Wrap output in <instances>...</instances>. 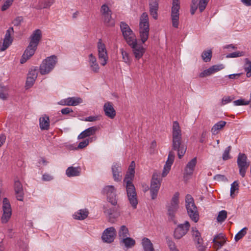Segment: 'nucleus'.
I'll list each match as a JSON object with an SVG mask.
<instances>
[{"instance_id": "nucleus-1", "label": "nucleus", "mask_w": 251, "mask_h": 251, "mask_svg": "<svg viewBox=\"0 0 251 251\" xmlns=\"http://www.w3.org/2000/svg\"><path fill=\"white\" fill-rule=\"evenodd\" d=\"M134 167L135 163L134 161H132L128 168V171L124 181L126 183V189L128 200L133 208L135 209L137 208L138 200L135 187L132 183V180L135 173Z\"/></svg>"}, {"instance_id": "nucleus-2", "label": "nucleus", "mask_w": 251, "mask_h": 251, "mask_svg": "<svg viewBox=\"0 0 251 251\" xmlns=\"http://www.w3.org/2000/svg\"><path fill=\"white\" fill-rule=\"evenodd\" d=\"M172 150L177 152L179 158H181L187 150V146L182 141V132L179 123L174 121L172 126Z\"/></svg>"}, {"instance_id": "nucleus-3", "label": "nucleus", "mask_w": 251, "mask_h": 251, "mask_svg": "<svg viewBox=\"0 0 251 251\" xmlns=\"http://www.w3.org/2000/svg\"><path fill=\"white\" fill-rule=\"evenodd\" d=\"M139 34L142 44L148 39L150 31V25L148 15L146 12L142 13L140 17Z\"/></svg>"}, {"instance_id": "nucleus-4", "label": "nucleus", "mask_w": 251, "mask_h": 251, "mask_svg": "<svg viewBox=\"0 0 251 251\" xmlns=\"http://www.w3.org/2000/svg\"><path fill=\"white\" fill-rule=\"evenodd\" d=\"M185 206L190 219L197 223L199 220V214L194 199L189 194H187L185 197Z\"/></svg>"}, {"instance_id": "nucleus-5", "label": "nucleus", "mask_w": 251, "mask_h": 251, "mask_svg": "<svg viewBox=\"0 0 251 251\" xmlns=\"http://www.w3.org/2000/svg\"><path fill=\"white\" fill-rule=\"evenodd\" d=\"M57 62V58L54 55H51L43 60L40 66V73L44 75L50 73L55 67Z\"/></svg>"}, {"instance_id": "nucleus-6", "label": "nucleus", "mask_w": 251, "mask_h": 251, "mask_svg": "<svg viewBox=\"0 0 251 251\" xmlns=\"http://www.w3.org/2000/svg\"><path fill=\"white\" fill-rule=\"evenodd\" d=\"M100 12L104 25L108 27H114L115 25V20L112 18V11L108 6L104 4L101 5Z\"/></svg>"}, {"instance_id": "nucleus-7", "label": "nucleus", "mask_w": 251, "mask_h": 251, "mask_svg": "<svg viewBox=\"0 0 251 251\" xmlns=\"http://www.w3.org/2000/svg\"><path fill=\"white\" fill-rule=\"evenodd\" d=\"M179 193L176 192L167 205L168 215L172 221L174 220L176 213L179 207Z\"/></svg>"}, {"instance_id": "nucleus-8", "label": "nucleus", "mask_w": 251, "mask_h": 251, "mask_svg": "<svg viewBox=\"0 0 251 251\" xmlns=\"http://www.w3.org/2000/svg\"><path fill=\"white\" fill-rule=\"evenodd\" d=\"M120 29L123 36L128 45L137 40L135 34L125 22H121Z\"/></svg>"}, {"instance_id": "nucleus-9", "label": "nucleus", "mask_w": 251, "mask_h": 251, "mask_svg": "<svg viewBox=\"0 0 251 251\" xmlns=\"http://www.w3.org/2000/svg\"><path fill=\"white\" fill-rule=\"evenodd\" d=\"M247 155L243 153H239L237 159V164L239 168L240 175L244 177L247 170L250 165V162L247 161Z\"/></svg>"}, {"instance_id": "nucleus-10", "label": "nucleus", "mask_w": 251, "mask_h": 251, "mask_svg": "<svg viewBox=\"0 0 251 251\" xmlns=\"http://www.w3.org/2000/svg\"><path fill=\"white\" fill-rule=\"evenodd\" d=\"M156 173H153L150 186V192L151 199L154 200L157 196L158 192L160 188L162 179Z\"/></svg>"}, {"instance_id": "nucleus-11", "label": "nucleus", "mask_w": 251, "mask_h": 251, "mask_svg": "<svg viewBox=\"0 0 251 251\" xmlns=\"http://www.w3.org/2000/svg\"><path fill=\"white\" fill-rule=\"evenodd\" d=\"M180 9L179 0H173L171 9V19L172 25L177 28L179 25V10Z\"/></svg>"}, {"instance_id": "nucleus-12", "label": "nucleus", "mask_w": 251, "mask_h": 251, "mask_svg": "<svg viewBox=\"0 0 251 251\" xmlns=\"http://www.w3.org/2000/svg\"><path fill=\"white\" fill-rule=\"evenodd\" d=\"M97 48L98 51V58L100 64L102 66H105L108 59L107 51L105 45L102 42L101 39H100L97 44Z\"/></svg>"}, {"instance_id": "nucleus-13", "label": "nucleus", "mask_w": 251, "mask_h": 251, "mask_svg": "<svg viewBox=\"0 0 251 251\" xmlns=\"http://www.w3.org/2000/svg\"><path fill=\"white\" fill-rule=\"evenodd\" d=\"M103 193L107 196V199L112 205L115 206L117 204L116 189L113 185H107L103 189Z\"/></svg>"}, {"instance_id": "nucleus-14", "label": "nucleus", "mask_w": 251, "mask_h": 251, "mask_svg": "<svg viewBox=\"0 0 251 251\" xmlns=\"http://www.w3.org/2000/svg\"><path fill=\"white\" fill-rule=\"evenodd\" d=\"M132 49V52L135 60H139L141 59L145 53L146 49L143 46L138 44L137 40L128 44Z\"/></svg>"}, {"instance_id": "nucleus-15", "label": "nucleus", "mask_w": 251, "mask_h": 251, "mask_svg": "<svg viewBox=\"0 0 251 251\" xmlns=\"http://www.w3.org/2000/svg\"><path fill=\"white\" fill-rule=\"evenodd\" d=\"M3 214L1 218V222L5 224L8 222L11 216L12 211L11 205L8 200L5 198L3 200Z\"/></svg>"}, {"instance_id": "nucleus-16", "label": "nucleus", "mask_w": 251, "mask_h": 251, "mask_svg": "<svg viewBox=\"0 0 251 251\" xmlns=\"http://www.w3.org/2000/svg\"><path fill=\"white\" fill-rule=\"evenodd\" d=\"M103 210L104 213L111 222H114L120 216V212L116 207L110 208L107 205H104Z\"/></svg>"}, {"instance_id": "nucleus-17", "label": "nucleus", "mask_w": 251, "mask_h": 251, "mask_svg": "<svg viewBox=\"0 0 251 251\" xmlns=\"http://www.w3.org/2000/svg\"><path fill=\"white\" fill-rule=\"evenodd\" d=\"M192 236L195 243L196 248L199 251H205L206 246L204 245L203 240L201 237L200 232L196 228L192 229Z\"/></svg>"}, {"instance_id": "nucleus-18", "label": "nucleus", "mask_w": 251, "mask_h": 251, "mask_svg": "<svg viewBox=\"0 0 251 251\" xmlns=\"http://www.w3.org/2000/svg\"><path fill=\"white\" fill-rule=\"evenodd\" d=\"M116 236V230L114 227L111 226L104 230L101 238L104 242L111 243L114 241Z\"/></svg>"}, {"instance_id": "nucleus-19", "label": "nucleus", "mask_w": 251, "mask_h": 251, "mask_svg": "<svg viewBox=\"0 0 251 251\" xmlns=\"http://www.w3.org/2000/svg\"><path fill=\"white\" fill-rule=\"evenodd\" d=\"M190 224L186 221L184 224H180L176 228L174 231V237L177 239H179L184 236L189 230Z\"/></svg>"}, {"instance_id": "nucleus-20", "label": "nucleus", "mask_w": 251, "mask_h": 251, "mask_svg": "<svg viewBox=\"0 0 251 251\" xmlns=\"http://www.w3.org/2000/svg\"><path fill=\"white\" fill-rule=\"evenodd\" d=\"M209 0H192L191 6V13L193 15L196 10L199 8L202 12L206 8Z\"/></svg>"}, {"instance_id": "nucleus-21", "label": "nucleus", "mask_w": 251, "mask_h": 251, "mask_svg": "<svg viewBox=\"0 0 251 251\" xmlns=\"http://www.w3.org/2000/svg\"><path fill=\"white\" fill-rule=\"evenodd\" d=\"M209 0H192L191 6V13L193 15L196 10L199 8L202 12L206 8Z\"/></svg>"}, {"instance_id": "nucleus-22", "label": "nucleus", "mask_w": 251, "mask_h": 251, "mask_svg": "<svg viewBox=\"0 0 251 251\" xmlns=\"http://www.w3.org/2000/svg\"><path fill=\"white\" fill-rule=\"evenodd\" d=\"M42 37V31L39 29H37L33 31L30 36L29 45L37 47L39 42Z\"/></svg>"}, {"instance_id": "nucleus-23", "label": "nucleus", "mask_w": 251, "mask_h": 251, "mask_svg": "<svg viewBox=\"0 0 251 251\" xmlns=\"http://www.w3.org/2000/svg\"><path fill=\"white\" fill-rule=\"evenodd\" d=\"M82 100L80 98L70 97L60 100L58 104L62 105L76 106L81 103Z\"/></svg>"}, {"instance_id": "nucleus-24", "label": "nucleus", "mask_w": 251, "mask_h": 251, "mask_svg": "<svg viewBox=\"0 0 251 251\" xmlns=\"http://www.w3.org/2000/svg\"><path fill=\"white\" fill-rule=\"evenodd\" d=\"M36 49L37 47H35L33 46H30V45L29 44L22 56L20 63L21 64L25 63L34 54Z\"/></svg>"}, {"instance_id": "nucleus-25", "label": "nucleus", "mask_w": 251, "mask_h": 251, "mask_svg": "<svg viewBox=\"0 0 251 251\" xmlns=\"http://www.w3.org/2000/svg\"><path fill=\"white\" fill-rule=\"evenodd\" d=\"M174 153L172 151H170L168 155V159L164 166L163 172L162 173V177L166 176L169 173L171 169V166L174 162Z\"/></svg>"}, {"instance_id": "nucleus-26", "label": "nucleus", "mask_w": 251, "mask_h": 251, "mask_svg": "<svg viewBox=\"0 0 251 251\" xmlns=\"http://www.w3.org/2000/svg\"><path fill=\"white\" fill-rule=\"evenodd\" d=\"M111 169L114 180L116 182L120 181L122 178V168L120 165L117 163H114Z\"/></svg>"}, {"instance_id": "nucleus-27", "label": "nucleus", "mask_w": 251, "mask_h": 251, "mask_svg": "<svg viewBox=\"0 0 251 251\" xmlns=\"http://www.w3.org/2000/svg\"><path fill=\"white\" fill-rule=\"evenodd\" d=\"M37 77V70L35 69H31L28 73L25 83V87L27 89L30 88L33 86Z\"/></svg>"}, {"instance_id": "nucleus-28", "label": "nucleus", "mask_w": 251, "mask_h": 251, "mask_svg": "<svg viewBox=\"0 0 251 251\" xmlns=\"http://www.w3.org/2000/svg\"><path fill=\"white\" fill-rule=\"evenodd\" d=\"M103 111L105 115L110 119H113L116 116V111L111 102L108 101L104 103Z\"/></svg>"}, {"instance_id": "nucleus-29", "label": "nucleus", "mask_w": 251, "mask_h": 251, "mask_svg": "<svg viewBox=\"0 0 251 251\" xmlns=\"http://www.w3.org/2000/svg\"><path fill=\"white\" fill-rule=\"evenodd\" d=\"M14 188L17 200L23 201L24 194L23 192V185L19 180L15 181Z\"/></svg>"}, {"instance_id": "nucleus-30", "label": "nucleus", "mask_w": 251, "mask_h": 251, "mask_svg": "<svg viewBox=\"0 0 251 251\" xmlns=\"http://www.w3.org/2000/svg\"><path fill=\"white\" fill-rule=\"evenodd\" d=\"M88 62L90 69L92 72L95 73L99 72V65L97 62L96 57L92 53L90 54L88 56Z\"/></svg>"}, {"instance_id": "nucleus-31", "label": "nucleus", "mask_w": 251, "mask_h": 251, "mask_svg": "<svg viewBox=\"0 0 251 251\" xmlns=\"http://www.w3.org/2000/svg\"><path fill=\"white\" fill-rule=\"evenodd\" d=\"M149 8L151 15L154 19H157L158 17L157 11L158 9V0H149Z\"/></svg>"}, {"instance_id": "nucleus-32", "label": "nucleus", "mask_w": 251, "mask_h": 251, "mask_svg": "<svg viewBox=\"0 0 251 251\" xmlns=\"http://www.w3.org/2000/svg\"><path fill=\"white\" fill-rule=\"evenodd\" d=\"M55 2V0H39L37 5H32V7L38 10L49 8Z\"/></svg>"}, {"instance_id": "nucleus-33", "label": "nucleus", "mask_w": 251, "mask_h": 251, "mask_svg": "<svg viewBox=\"0 0 251 251\" xmlns=\"http://www.w3.org/2000/svg\"><path fill=\"white\" fill-rule=\"evenodd\" d=\"M120 244L124 246V249H128L132 248L135 245V241L132 238L125 237L119 240Z\"/></svg>"}, {"instance_id": "nucleus-34", "label": "nucleus", "mask_w": 251, "mask_h": 251, "mask_svg": "<svg viewBox=\"0 0 251 251\" xmlns=\"http://www.w3.org/2000/svg\"><path fill=\"white\" fill-rule=\"evenodd\" d=\"M40 128L42 130H47L50 128V118L44 115L39 118Z\"/></svg>"}, {"instance_id": "nucleus-35", "label": "nucleus", "mask_w": 251, "mask_h": 251, "mask_svg": "<svg viewBox=\"0 0 251 251\" xmlns=\"http://www.w3.org/2000/svg\"><path fill=\"white\" fill-rule=\"evenodd\" d=\"M81 172L80 167H69L66 171V175L69 177L79 176Z\"/></svg>"}, {"instance_id": "nucleus-36", "label": "nucleus", "mask_w": 251, "mask_h": 251, "mask_svg": "<svg viewBox=\"0 0 251 251\" xmlns=\"http://www.w3.org/2000/svg\"><path fill=\"white\" fill-rule=\"evenodd\" d=\"M197 163V158L195 157L191 160L187 164L185 169V175L190 176L192 175L194 168Z\"/></svg>"}, {"instance_id": "nucleus-37", "label": "nucleus", "mask_w": 251, "mask_h": 251, "mask_svg": "<svg viewBox=\"0 0 251 251\" xmlns=\"http://www.w3.org/2000/svg\"><path fill=\"white\" fill-rule=\"evenodd\" d=\"M120 51L122 54L123 61L127 65L130 66L132 61V58L130 53L123 48L120 49Z\"/></svg>"}, {"instance_id": "nucleus-38", "label": "nucleus", "mask_w": 251, "mask_h": 251, "mask_svg": "<svg viewBox=\"0 0 251 251\" xmlns=\"http://www.w3.org/2000/svg\"><path fill=\"white\" fill-rule=\"evenodd\" d=\"M97 129L98 128L96 126H92L87 128L86 129L82 131L78 136V139H83L86 137L94 135L96 131H97Z\"/></svg>"}, {"instance_id": "nucleus-39", "label": "nucleus", "mask_w": 251, "mask_h": 251, "mask_svg": "<svg viewBox=\"0 0 251 251\" xmlns=\"http://www.w3.org/2000/svg\"><path fill=\"white\" fill-rule=\"evenodd\" d=\"M141 244L144 251H155L153 245L149 238H143L142 240Z\"/></svg>"}, {"instance_id": "nucleus-40", "label": "nucleus", "mask_w": 251, "mask_h": 251, "mask_svg": "<svg viewBox=\"0 0 251 251\" xmlns=\"http://www.w3.org/2000/svg\"><path fill=\"white\" fill-rule=\"evenodd\" d=\"M89 214V211L87 209H82L75 212L73 215L75 219L78 220H83L86 219Z\"/></svg>"}, {"instance_id": "nucleus-41", "label": "nucleus", "mask_w": 251, "mask_h": 251, "mask_svg": "<svg viewBox=\"0 0 251 251\" xmlns=\"http://www.w3.org/2000/svg\"><path fill=\"white\" fill-rule=\"evenodd\" d=\"M226 124V122L220 121L214 124L211 128L212 134L213 135L217 134L219 131L225 126Z\"/></svg>"}, {"instance_id": "nucleus-42", "label": "nucleus", "mask_w": 251, "mask_h": 251, "mask_svg": "<svg viewBox=\"0 0 251 251\" xmlns=\"http://www.w3.org/2000/svg\"><path fill=\"white\" fill-rule=\"evenodd\" d=\"M119 240L129 236L128 228L125 225L121 226L118 232Z\"/></svg>"}, {"instance_id": "nucleus-43", "label": "nucleus", "mask_w": 251, "mask_h": 251, "mask_svg": "<svg viewBox=\"0 0 251 251\" xmlns=\"http://www.w3.org/2000/svg\"><path fill=\"white\" fill-rule=\"evenodd\" d=\"M9 89L6 86L0 85V99L6 100L8 97Z\"/></svg>"}, {"instance_id": "nucleus-44", "label": "nucleus", "mask_w": 251, "mask_h": 251, "mask_svg": "<svg viewBox=\"0 0 251 251\" xmlns=\"http://www.w3.org/2000/svg\"><path fill=\"white\" fill-rule=\"evenodd\" d=\"M212 56V52L211 50H204L201 53V56L205 62L210 61Z\"/></svg>"}, {"instance_id": "nucleus-45", "label": "nucleus", "mask_w": 251, "mask_h": 251, "mask_svg": "<svg viewBox=\"0 0 251 251\" xmlns=\"http://www.w3.org/2000/svg\"><path fill=\"white\" fill-rule=\"evenodd\" d=\"M239 190V183L238 181H234L231 184L230 187V196L231 198H234L235 193H238Z\"/></svg>"}, {"instance_id": "nucleus-46", "label": "nucleus", "mask_w": 251, "mask_h": 251, "mask_svg": "<svg viewBox=\"0 0 251 251\" xmlns=\"http://www.w3.org/2000/svg\"><path fill=\"white\" fill-rule=\"evenodd\" d=\"M227 218V212L225 210L220 211L218 214L217 221L218 223H222Z\"/></svg>"}, {"instance_id": "nucleus-47", "label": "nucleus", "mask_w": 251, "mask_h": 251, "mask_svg": "<svg viewBox=\"0 0 251 251\" xmlns=\"http://www.w3.org/2000/svg\"><path fill=\"white\" fill-rule=\"evenodd\" d=\"M244 69L246 72L247 76L248 77L251 76V61H250L248 58L245 59Z\"/></svg>"}, {"instance_id": "nucleus-48", "label": "nucleus", "mask_w": 251, "mask_h": 251, "mask_svg": "<svg viewBox=\"0 0 251 251\" xmlns=\"http://www.w3.org/2000/svg\"><path fill=\"white\" fill-rule=\"evenodd\" d=\"M248 228L245 227L240 230L235 236L234 240L237 242L241 239H242L246 234Z\"/></svg>"}, {"instance_id": "nucleus-49", "label": "nucleus", "mask_w": 251, "mask_h": 251, "mask_svg": "<svg viewBox=\"0 0 251 251\" xmlns=\"http://www.w3.org/2000/svg\"><path fill=\"white\" fill-rule=\"evenodd\" d=\"M13 41L12 38H4L3 42L1 47V51H4L6 50L8 47L11 44Z\"/></svg>"}, {"instance_id": "nucleus-50", "label": "nucleus", "mask_w": 251, "mask_h": 251, "mask_svg": "<svg viewBox=\"0 0 251 251\" xmlns=\"http://www.w3.org/2000/svg\"><path fill=\"white\" fill-rule=\"evenodd\" d=\"M231 149V147L230 146H228L225 149L222 155V159L223 160H227L231 158L229 155Z\"/></svg>"}, {"instance_id": "nucleus-51", "label": "nucleus", "mask_w": 251, "mask_h": 251, "mask_svg": "<svg viewBox=\"0 0 251 251\" xmlns=\"http://www.w3.org/2000/svg\"><path fill=\"white\" fill-rule=\"evenodd\" d=\"M244 55V52L243 51H237L233 52L226 55V58H235L243 56Z\"/></svg>"}, {"instance_id": "nucleus-52", "label": "nucleus", "mask_w": 251, "mask_h": 251, "mask_svg": "<svg viewBox=\"0 0 251 251\" xmlns=\"http://www.w3.org/2000/svg\"><path fill=\"white\" fill-rule=\"evenodd\" d=\"M213 74L212 70L210 67H209L208 69L204 70L202 72L200 73L199 74V77L201 78L205 77L208 76H209Z\"/></svg>"}, {"instance_id": "nucleus-53", "label": "nucleus", "mask_w": 251, "mask_h": 251, "mask_svg": "<svg viewBox=\"0 0 251 251\" xmlns=\"http://www.w3.org/2000/svg\"><path fill=\"white\" fill-rule=\"evenodd\" d=\"M213 74L222 70L224 68V66L223 64L214 65L210 67Z\"/></svg>"}, {"instance_id": "nucleus-54", "label": "nucleus", "mask_w": 251, "mask_h": 251, "mask_svg": "<svg viewBox=\"0 0 251 251\" xmlns=\"http://www.w3.org/2000/svg\"><path fill=\"white\" fill-rule=\"evenodd\" d=\"M24 18L22 16H18L16 17L12 21V24L14 26H19L21 23L23 22Z\"/></svg>"}, {"instance_id": "nucleus-55", "label": "nucleus", "mask_w": 251, "mask_h": 251, "mask_svg": "<svg viewBox=\"0 0 251 251\" xmlns=\"http://www.w3.org/2000/svg\"><path fill=\"white\" fill-rule=\"evenodd\" d=\"M233 103L234 105H247L250 104L249 100H244L242 99L237 100L233 101Z\"/></svg>"}, {"instance_id": "nucleus-56", "label": "nucleus", "mask_w": 251, "mask_h": 251, "mask_svg": "<svg viewBox=\"0 0 251 251\" xmlns=\"http://www.w3.org/2000/svg\"><path fill=\"white\" fill-rule=\"evenodd\" d=\"M13 0H6L1 7V10L3 11L7 10L12 4Z\"/></svg>"}, {"instance_id": "nucleus-57", "label": "nucleus", "mask_w": 251, "mask_h": 251, "mask_svg": "<svg viewBox=\"0 0 251 251\" xmlns=\"http://www.w3.org/2000/svg\"><path fill=\"white\" fill-rule=\"evenodd\" d=\"M233 99V97L231 98V97L229 96H225L223 98L222 100V104L225 105L231 102Z\"/></svg>"}, {"instance_id": "nucleus-58", "label": "nucleus", "mask_w": 251, "mask_h": 251, "mask_svg": "<svg viewBox=\"0 0 251 251\" xmlns=\"http://www.w3.org/2000/svg\"><path fill=\"white\" fill-rule=\"evenodd\" d=\"M89 144V140L85 139L82 142H80L78 146L77 149H82L87 146Z\"/></svg>"}, {"instance_id": "nucleus-59", "label": "nucleus", "mask_w": 251, "mask_h": 251, "mask_svg": "<svg viewBox=\"0 0 251 251\" xmlns=\"http://www.w3.org/2000/svg\"><path fill=\"white\" fill-rule=\"evenodd\" d=\"M14 33V29L12 27H9L6 31L4 38H12L11 35Z\"/></svg>"}, {"instance_id": "nucleus-60", "label": "nucleus", "mask_w": 251, "mask_h": 251, "mask_svg": "<svg viewBox=\"0 0 251 251\" xmlns=\"http://www.w3.org/2000/svg\"><path fill=\"white\" fill-rule=\"evenodd\" d=\"M168 245L170 251H174L177 250L175 243L171 240L168 241Z\"/></svg>"}, {"instance_id": "nucleus-61", "label": "nucleus", "mask_w": 251, "mask_h": 251, "mask_svg": "<svg viewBox=\"0 0 251 251\" xmlns=\"http://www.w3.org/2000/svg\"><path fill=\"white\" fill-rule=\"evenodd\" d=\"M214 179L217 181H224L226 179V177L224 175L218 174L214 176Z\"/></svg>"}, {"instance_id": "nucleus-62", "label": "nucleus", "mask_w": 251, "mask_h": 251, "mask_svg": "<svg viewBox=\"0 0 251 251\" xmlns=\"http://www.w3.org/2000/svg\"><path fill=\"white\" fill-rule=\"evenodd\" d=\"M225 240H215V242H212L215 246H217L219 248H221L225 243Z\"/></svg>"}, {"instance_id": "nucleus-63", "label": "nucleus", "mask_w": 251, "mask_h": 251, "mask_svg": "<svg viewBox=\"0 0 251 251\" xmlns=\"http://www.w3.org/2000/svg\"><path fill=\"white\" fill-rule=\"evenodd\" d=\"M53 179V177L49 174H45L42 176V179L44 181H50Z\"/></svg>"}, {"instance_id": "nucleus-64", "label": "nucleus", "mask_w": 251, "mask_h": 251, "mask_svg": "<svg viewBox=\"0 0 251 251\" xmlns=\"http://www.w3.org/2000/svg\"><path fill=\"white\" fill-rule=\"evenodd\" d=\"M61 112L62 114L66 115L70 113V112H72L73 110L70 108L66 107L62 109Z\"/></svg>"}]
</instances>
